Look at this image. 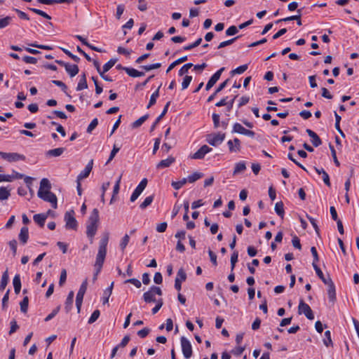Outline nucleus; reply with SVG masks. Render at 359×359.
<instances>
[{
  "mask_svg": "<svg viewBox=\"0 0 359 359\" xmlns=\"http://www.w3.org/2000/svg\"><path fill=\"white\" fill-rule=\"evenodd\" d=\"M109 242V233H104L99 243L98 252L96 256L95 267L97 268V273H99L102 268L106 255L107 246Z\"/></svg>",
  "mask_w": 359,
  "mask_h": 359,
  "instance_id": "f257e3e1",
  "label": "nucleus"
},
{
  "mask_svg": "<svg viewBox=\"0 0 359 359\" xmlns=\"http://www.w3.org/2000/svg\"><path fill=\"white\" fill-rule=\"evenodd\" d=\"M99 222V211L97 208H94L90 213L86 226V235L89 239L90 243L92 244L94 241V236L97 233Z\"/></svg>",
  "mask_w": 359,
  "mask_h": 359,
  "instance_id": "f03ea898",
  "label": "nucleus"
},
{
  "mask_svg": "<svg viewBox=\"0 0 359 359\" xmlns=\"http://www.w3.org/2000/svg\"><path fill=\"white\" fill-rule=\"evenodd\" d=\"M37 195L38 197L43 201L50 203L53 208H57V200L55 194L52 193L50 191L46 190L45 191H38Z\"/></svg>",
  "mask_w": 359,
  "mask_h": 359,
  "instance_id": "7ed1b4c3",
  "label": "nucleus"
},
{
  "mask_svg": "<svg viewBox=\"0 0 359 359\" xmlns=\"http://www.w3.org/2000/svg\"><path fill=\"white\" fill-rule=\"evenodd\" d=\"M87 286H88V281L86 279L81 285L80 288L77 292L76 297V306L78 313H80L83 297H84V294L87 290Z\"/></svg>",
  "mask_w": 359,
  "mask_h": 359,
  "instance_id": "20e7f679",
  "label": "nucleus"
},
{
  "mask_svg": "<svg viewBox=\"0 0 359 359\" xmlns=\"http://www.w3.org/2000/svg\"><path fill=\"white\" fill-rule=\"evenodd\" d=\"M225 133H212L207 135L206 141L213 147L220 144L225 139Z\"/></svg>",
  "mask_w": 359,
  "mask_h": 359,
  "instance_id": "39448f33",
  "label": "nucleus"
},
{
  "mask_svg": "<svg viewBox=\"0 0 359 359\" xmlns=\"http://www.w3.org/2000/svg\"><path fill=\"white\" fill-rule=\"evenodd\" d=\"M0 156L4 159L8 161V162H17L19 161H25L26 159V157L23 154H20L18 153H6L0 151Z\"/></svg>",
  "mask_w": 359,
  "mask_h": 359,
  "instance_id": "423d86ee",
  "label": "nucleus"
},
{
  "mask_svg": "<svg viewBox=\"0 0 359 359\" xmlns=\"http://www.w3.org/2000/svg\"><path fill=\"white\" fill-rule=\"evenodd\" d=\"M298 313L299 315L304 313L305 316L309 320L314 319L313 313L311 307L304 302L303 299H301L298 306Z\"/></svg>",
  "mask_w": 359,
  "mask_h": 359,
  "instance_id": "0eeeda50",
  "label": "nucleus"
},
{
  "mask_svg": "<svg viewBox=\"0 0 359 359\" xmlns=\"http://www.w3.org/2000/svg\"><path fill=\"white\" fill-rule=\"evenodd\" d=\"M65 227L67 229L76 230L78 222L74 217V211L67 212L65 215Z\"/></svg>",
  "mask_w": 359,
  "mask_h": 359,
  "instance_id": "6e6552de",
  "label": "nucleus"
},
{
  "mask_svg": "<svg viewBox=\"0 0 359 359\" xmlns=\"http://www.w3.org/2000/svg\"><path fill=\"white\" fill-rule=\"evenodd\" d=\"M181 346L184 357L189 359L192 355V347L190 341L184 337H181Z\"/></svg>",
  "mask_w": 359,
  "mask_h": 359,
  "instance_id": "1a4fd4ad",
  "label": "nucleus"
},
{
  "mask_svg": "<svg viewBox=\"0 0 359 359\" xmlns=\"http://www.w3.org/2000/svg\"><path fill=\"white\" fill-rule=\"evenodd\" d=\"M147 182L148 181L147 178H144L141 180V182L139 183V184L135 188V189L134 190L130 196V200L131 202H134L137 199V198L140 196L144 189L146 188Z\"/></svg>",
  "mask_w": 359,
  "mask_h": 359,
  "instance_id": "9d476101",
  "label": "nucleus"
},
{
  "mask_svg": "<svg viewBox=\"0 0 359 359\" xmlns=\"http://www.w3.org/2000/svg\"><path fill=\"white\" fill-rule=\"evenodd\" d=\"M232 133L246 135L250 137H254L255 135V133L254 131L245 128L238 123L233 124Z\"/></svg>",
  "mask_w": 359,
  "mask_h": 359,
  "instance_id": "9b49d317",
  "label": "nucleus"
},
{
  "mask_svg": "<svg viewBox=\"0 0 359 359\" xmlns=\"http://www.w3.org/2000/svg\"><path fill=\"white\" fill-rule=\"evenodd\" d=\"M157 294V286L153 285L150 290L143 294L144 301L147 303L155 302Z\"/></svg>",
  "mask_w": 359,
  "mask_h": 359,
  "instance_id": "f8f14e48",
  "label": "nucleus"
},
{
  "mask_svg": "<svg viewBox=\"0 0 359 359\" xmlns=\"http://www.w3.org/2000/svg\"><path fill=\"white\" fill-rule=\"evenodd\" d=\"M227 146L229 148V151L231 153H238L241 149V140L235 137L233 140H230L227 142Z\"/></svg>",
  "mask_w": 359,
  "mask_h": 359,
  "instance_id": "ddd939ff",
  "label": "nucleus"
},
{
  "mask_svg": "<svg viewBox=\"0 0 359 359\" xmlns=\"http://www.w3.org/2000/svg\"><path fill=\"white\" fill-rule=\"evenodd\" d=\"M224 67L220 68L218 71H217L209 79L208 81L206 86H205V90H209L217 82V81L219 79L222 73L224 72Z\"/></svg>",
  "mask_w": 359,
  "mask_h": 359,
  "instance_id": "4468645a",
  "label": "nucleus"
},
{
  "mask_svg": "<svg viewBox=\"0 0 359 359\" xmlns=\"http://www.w3.org/2000/svg\"><path fill=\"white\" fill-rule=\"evenodd\" d=\"M328 287L327 294L330 302L334 303L336 300V292H335V286L334 284L330 277V275L327 276V283L326 284Z\"/></svg>",
  "mask_w": 359,
  "mask_h": 359,
  "instance_id": "2eb2a0df",
  "label": "nucleus"
},
{
  "mask_svg": "<svg viewBox=\"0 0 359 359\" xmlns=\"http://www.w3.org/2000/svg\"><path fill=\"white\" fill-rule=\"evenodd\" d=\"M212 151V148L207 145H203L191 158L193 159H203L206 154Z\"/></svg>",
  "mask_w": 359,
  "mask_h": 359,
  "instance_id": "dca6fc26",
  "label": "nucleus"
},
{
  "mask_svg": "<svg viewBox=\"0 0 359 359\" xmlns=\"http://www.w3.org/2000/svg\"><path fill=\"white\" fill-rule=\"evenodd\" d=\"M93 160L91 159L88 164L86 165L83 170H82L77 176V181H81L82 180L88 177L93 169Z\"/></svg>",
  "mask_w": 359,
  "mask_h": 359,
  "instance_id": "f3484780",
  "label": "nucleus"
},
{
  "mask_svg": "<svg viewBox=\"0 0 359 359\" xmlns=\"http://www.w3.org/2000/svg\"><path fill=\"white\" fill-rule=\"evenodd\" d=\"M306 133L311 138V142L314 147H318L322 144L321 139L314 131L311 129H306Z\"/></svg>",
  "mask_w": 359,
  "mask_h": 359,
  "instance_id": "a211bd4d",
  "label": "nucleus"
},
{
  "mask_svg": "<svg viewBox=\"0 0 359 359\" xmlns=\"http://www.w3.org/2000/svg\"><path fill=\"white\" fill-rule=\"evenodd\" d=\"M50 212V210H48L46 214H36L34 215L33 219L41 227H43L45 224L46 219H47L48 214H49Z\"/></svg>",
  "mask_w": 359,
  "mask_h": 359,
  "instance_id": "6ab92c4d",
  "label": "nucleus"
},
{
  "mask_svg": "<svg viewBox=\"0 0 359 359\" xmlns=\"http://www.w3.org/2000/svg\"><path fill=\"white\" fill-rule=\"evenodd\" d=\"M74 297V292L70 291L65 301V309L67 313H69L73 307Z\"/></svg>",
  "mask_w": 359,
  "mask_h": 359,
  "instance_id": "aec40b11",
  "label": "nucleus"
},
{
  "mask_svg": "<svg viewBox=\"0 0 359 359\" xmlns=\"http://www.w3.org/2000/svg\"><path fill=\"white\" fill-rule=\"evenodd\" d=\"M65 68L70 77L75 76L79 72L77 65H70L69 63H67Z\"/></svg>",
  "mask_w": 359,
  "mask_h": 359,
  "instance_id": "412c9836",
  "label": "nucleus"
},
{
  "mask_svg": "<svg viewBox=\"0 0 359 359\" xmlns=\"http://www.w3.org/2000/svg\"><path fill=\"white\" fill-rule=\"evenodd\" d=\"M29 238V229L27 226H22L19 233V239L20 242L25 245Z\"/></svg>",
  "mask_w": 359,
  "mask_h": 359,
  "instance_id": "4be33fe9",
  "label": "nucleus"
},
{
  "mask_svg": "<svg viewBox=\"0 0 359 359\" xmlns=\"http://www.w3.org/2000/svg\"><path fill=\"white\" fill-rule=\"evenodd\" d=\"M65 150V148L64 147H58L53 149H50L46 151V156L49 157H57L61 156Z\"/></svg>",
  "mask_w": 359,
  "mask_h": 359,
  "instance_id": "5701e85b",
  "label": "nucleus"
},
{
  "mask_svg": "<svg viewBox=\"0 0 359 359\" xmlns=\"http://www.w3.org/2000/svg\"><path fill=\"white\" fill-rule=\"evenodd\" d=\"M13 285L14 291L16 294H18L21 290V280L20 274H16L13 279Z\"/></svg>",
  "mask_w": 359,
  "mask_h": 359,
  "instance_id": "b1692460",
  "label": "nucleus"
},
{
  "mask_svg": "<svg viewBox=\"0 0 359 359\" xmlns=\"http://www.w3.org/2000/svg\"><path fill=\"white\" fill-rule=\"evenodd\" d=\"M9 281V275L8 269L3 273L1 282H0V290L3 291L5 290L8 283Z\"/></svg>",
  "mask_w": 359,
  "mask_h": 359,
  "instance_id": "393cba45",
  "label": "nucleus"
},
{
  "mask_svg": "<svg viewBox=\"0 0 359 359\" xmlns=\"http://www.w3.org/2000/svg\"><path fill=\"white\" fill-rule=\"evenodd\" d=\"M114 287V282L111 283V285L104 291L103 297H102V303L105 304L108 303L109 297L112 293V290Z\"/></svg>",
  "mask_w": 359,
  "mask_h": 359,
  "instance_id": "a878e982",
  "label": "nucleus"
},
{
  "mask_svg": "<svg viewBox=\"0 0 359 359\" xmlns=\"http://www.w3.org/2000/svg\"><path fill=\"white\" fill-rule=\"evenodd\" d=\"M87 88H88V83H87V81H86V74L83 73L81 76L80 80H79L77 87H76V90L80 91V90H82Z\"/></svg>",
  "mask_w": 359,
  "mask_h": 359,
  "instance_id": "bb28decb",
  "label": "nucleus"
},
{
  "mask_svg": "<svg viewBox=\"0 0 359 359\" xmlns=\"http://www.w3.org/2000/svg\"><path fill=\"white\" fill-rule=\"evenodd\" d=\"M124 71L128 74V76L131 77H140L144 75V73L143 72H139L135 69L133 68H124Z\"/></svg>",
  "mask_w": 359,
  "mask_h": 359,
  "instance_id": "cd10ccee",
  "label": "nucleus"
},
{
  "mask_svg": "<svg viewBox=\"0 0 359 359\" xmlns=\"http://www.w3.org/2000/svg\"><path fill=\"white\" fill-rule=\"evenodd\" d=\"M51 184L47 178H43L40 182V187L38 191H45L46 190L50 191Z\"/></svg>",
  "mask_w": 359,
  "mask_h": 359,
  "instance_id": "c85d7f7f",
  "label": "nucleus"
},
{
  "mask_svg": "<svg viewBox=\"0 0 359 359\" xmlns=\"http://www.w3.org/2000/svg\"><path fill=\"white\" fill-rule=\"evenodd\" d=\"M175 161V158L172 156H169L166 159L161 160L158 162V168H165L169 167Z\"/></svg>",
  "mask_w": 359,
  "mask_h": 359,
  "instance_id": "c756f323",
  "label": "nucleus"
},
{
  "mask_svg": "<svg viewBox=\"0 0 359 359\" xmlns=\"http://www.w3.org/2000/svg\"><path fill=\"white\" fill-rule=\"evenodd\" d=\"M275 211L276 214L280 217L281 219H283L284 217V205L282 201L278 202L276 203L274 207Z\"/></svg>",
  "mask_w": 359,
  "mask_h": 359,
  "instance_id": "7c9ffc66",
  "label": "nucleus"
},
{
  "mask_svg": "<svg viewBox=\"0 0 359 359\" xmlns=\"http://www.w3.org/2000/svg\"><path fill=\"white\" fill-rule=\"evenodd\" d=\"M245 169H246V165H245V162H243V161L238 162V163H236V165H235L233 175H236L238 173L243 172L245 170Z\"/></svg>",
  "mask_w": 359,
  "mask_h": 359,
  "instance_id": "2f4dec72",
  "label": "nucleus"
},
{
  "mask_svg": "<svg viewBox=\"0 0 359 359\" xmlns=\"http://www.w3.org/2000/svg\"><path fill=\"white\" fill-rule=\"evenodd\" d=\"M313 269L314 270L316 271V273L317 274V276H318V278L325 283V284H327V278H325L323 271H321V269L319 268V266H318L317 264H313Z\"/></svg>",
  "mask_w": 359,
  "mask_h": 359,
  "instance_id": "473e14b6",
  "label": "nucleus"
},
{
  "mask_svg": "<svg viewBox=\"0 0 359 359\" xmlns=\"http://www.w3.org/2000/svg\"><path fill=\"white\" fill-rule=\"evenodd\" d=\"M11 196L10 190L6 187H0V201L7 200Z\"/></svg>",
  "mask_w": 359,
  "mask_h": 359,
  "instance_id": "72a5a7b5",
  "label": "nucleus"
},
{
  "mask_svg": "<svg viewBox=\"0 0 359 359\" xmlns=\"http://www.w3.org/2000/svg\"><path fill=\"white\" fill-rule=\"evenodd\" d=\"M203 177V173L199 172H195L193 174L188 176L187 178V181L190 183H193L196 180H199Z\"/></svg>",
  "mask_w": 359,
  "mask_h": 359,
  "instance_id": "f704fd0d",
  "label": "nucleus"
},
{
  "mask_svg": "<svg viewBox=\"0 0 359 359\" xmlns=\"http://www.w3.org/2000/svg\"><path fill=\"white\" fill-rule=\"evenodd\" d=\"M325 338L323 339L324 344L327 347L330 346H332L333 343H332V340L331 338V332L330 330H326L325 332Z\"/></svg>",
  "mask_w": 359,
  "mask_h": 359,
  "instance_id": "c9c22d12",
  "label": "nucleus"
},
{
  "mask_svg": "<svg viewBox=\"0 0 359 359\" xmlns=\"http://www.w3.org/2000/svg\"><path fill=\"white\" fill-rule=\"evenodd\" d=\"M149 118V114H145L140 118H139L137 120L134 121L132 124L133 128H136L140 127L147 118Z\"/></svg>",
  "mask_w": 359,
  "mask_h": 359,
  "instance_id": "e433bc0d",
  "label": "nucleus"
},
{
  "mask_svg": "<svg viewBox=\"0 0 359 359\" xmlns=\"http://www.w3.org/2000/svg\"><path fill=\"white\" fill-rule=\"evenodd\" d=\"M248 68V65L247 64L238 67L237 68L233 69L231 72V74L233 76L234 74H241L246 71Z\"/></svg>",
  "mask_w": 359,
  "mask_h": 359,
  "instance_id": "4c0bfd02",
  "label": "nucleus"
},
{
  "mask_svg": "<svg viewBox=\"0 0 359 359\" xmlns=\"http://www.w3.org/2000/svg\"><path fill=\"white\" fill-rule=\"evenodd\" d=\"M28 304H29V299L28 297H25L21 301L20 305V311L25 313L27 312L28 309Z\"/></svg>",
  "mask_w": 359,
  "mask_h": 359,
  "instance_id": "58836bf2",
  "label": "nucleus"
},
{
  "mask_svg": "<svg viewBox=\"0 0 359 359\" xmlns=\"http://www.w3.org/2000/svg\"><path fill=\"white\" fill-rule=\"evenodd\" d=\"M154 195L147 196L144 201L140 204V208L141 209H145L147 207H148L152 201H154Z\"/></svg>",
  "mask_w": 359,
  "mask_h": 359,
  "instance_id": "ea45409f",
  "label": "nucleus"
},
{
  "mask_svg": "<svg viewBox=\"0 0 359 359\" xmlns=\"http://www.w3.org/2000/svg\"><path fill=\"white\" fill-rule=\"evenodd\" d=\"M191 81H192L191 76L185 75V76L183 79L182 83V90L187 89L189 87V86L190 85Z\"/></svg>",
  "mask_w": 359,
  "mask_h": 359,
  "instance_id": "a19ab883",
  "label": "nucleus"
},
{
  "mask_svg": "<svg viewBox=\"0 0 359 359\" xmlns=\"http://www.w3.org/2000/svg\"><path fill=\"white\" fill-rule=\"evenodd\" d=\"M238 252L234 251L231 256V271H233L238 262Z\"/></svg>",
  "mask_w": 359,
  "mask_h": 359,
  "instance_id": "79ce46f5",
  "label": "nucleus"
},
{
  "mask_svg": "<svg viewBox=\"0 0 359 359\" xmlns=\"http://www.w3.org/2000/svg\"><path fill=\"white\" fill-rule=\"evenodd\" d=\"M188 181L187 178H183L182 180L177 182H172L171 185L175 189L177 190L182 187Z\"/></svg>",
  "mask_w": 359,
  "mask_h": 359,
  "instance_id": "37998d69",
  "label": "nucleus"
},
{
  "mask_svg": "<svg viewBox=\"0 0 359 359\" xmlns=\"http://www.w3.org/2000/svg\"><path fill=\"white\" fill-rule=\"evenodd\" d=\"M116 59H111L103 65V70L102 72H107L116 64Z\"/></svg>",
  "mask_w": 359,
  "mask_h": 359,
  "instance_id": "c03bdc74",
  "label": "nucleus"
},
{
  "mask_svg": "<svg viewBox=\"0 0 359 359\" xmlns=\"http://www.w3.org/2000/svg\"><path fill=\"white\" fill-rule=\"evenodd\" d=\"M329 148L330 149L332 156L333 158V161H334L335 165L337 167L340 166V163L338 161L337 157L336 151H335L333 145H332L331 143L329 144Z\"/></svg>",
  "mask_w": 359,
  "mask_h": 359,
  "instance_id": "a18cd8bd",
  "label": "nucleus"
},
{
  "mask_svg": "<svg viewBox=\"0 0 359 359\" xmlns=\"http://www.w3.org/2000/svg\"><path fill=\"white\" fill-rule=\"evenodd\" d=\"M60 306H57L56 308H55L52 312L48 314L44 319L45 322H48L50 320H52L60 311Z\"/></svg>",
  "mask_w": 359,
  "mask_h": 359,
  "instance_id": "49530a36",
  "label": "nucleus"
},
{
  "mask_svg": "<svg viewBox=\"0 0 359 359\" xmlns=\"http://www.w3.org/2000/svg\"><path fill=\"white\" fill-rule=\"evenodd\" d=\"M12 17L6 16L2 19H0V29H3L7 27L12 20Z\"/></svg>",
  "mask_w": 359,
  "mask_h": 359,
  "instance_id": "de8ad7c7",
  "label": "nucleus"
},
{
  "mask_svg": "<svg viewBox=\"0 0 359 359\" xmlns=\"http://www.w3.org/2000/svg\"><path fill=\"white\" fill-rule=\"evenodd\" d=\"M28 45L29 46H32V47H34V48H38L43 49V50H50L53 49V48L52 46H50L38 44L36 42L35 43H28Z\"/></svg>",
  "mask_w": 359,
  "mask_h": 359,
  "instance_id": "09e8293b",
  "label": "nucleus"
},
{
  "mask_svg": "<svg viewBox=\"0 0 359 359\" xmlns=\"http://www.w3.org/2000/svg\"><path fill=\"white\" fill-rule=\"evenodd\" d=\"M98 125V119L97 118H95L92 120V121L88 125L86 132L88 133H91L92 131L97 127Z\"/></svg>",
  "mask_w": 359,
  "mask_h": 359,
  "instance_id": "8fccbe9b",
  "label": "nucleus"
},
{
  "mask_svg": "<svg viewBox=\"0 0 359 359\" xmlns=\"http://www.w3.org/2000/svg\"><path fill=\"white\" fill-rule=\"evenodd\" d=\"M201 41H202V39L198 38L195 42H194L188 46H184L183 48V49L184 50H190L198 46L201 43Z\"/></svg>",
  "mask_w": 359,
  "mask_h": 359,
  "instance_id": "3c124183",
  "label": "nucleus"
},
{
  "mask_svg": "<svg viewBox=\"0 0 359 359\" xmlns=\"http://www.w3.org/2000/svg\"><path fill=\"white\" fill-rule=\"evenodd\" d=\"M100 315V312L98 309H96L95 310L93 313L91 314L90 318L88 319V323L89 324H92L94 322H95L97 318H99Z\"/></svg>",
  "mask_w": 359,
  "mask_h": 359,
  "instance_id": "603ef678",
  "label": "nucleus"
},
{
  "mask_svg": "<svg viewBox=\"0 0 359 359\" xmlns=\"http://www.w3.org/2000/svg\"><path fill=\"white\" fill-rule=\"evenodd\" d=\"M238 37L239 36H236V37L232 38L231 39H229V40H226V41L221 42L219 44L217 48H219H219H224V47H226L227 46H229V45L232 44L237 39H238Z\"/></svg>",
  "mask_w": 359,
  "mask_h": 359,
  "instance_id": "864d4df0",
  "label": "nucleus"
},
{
  "mask_svg": "<svg viewBox=\"0 0 359 359\" xmlns=\"http://www.w3.org/2000/svg\"><path fill=\"white\" fill-rule=\"evenodd\" d=\"M187 278V274L184 271V270L181 268L178 270L177 273V276L175 278V279H178L180 280V282H182V281H184Z\"/></svg>",
  "mask_w": 359,
  "mask_h": 359,
  "instance_id": "5fc2aeb1",
  "label": "nucleus"
},
{
  "mask_svg": "<svg viewBox=\"0 0 359 359\" xmlns=\"http://www.w3.org/2000/svg\"><path fill=\"white\" fill-rule=\"evenodd\" d=\"M61 50L67 55H68L70 58H72L74 62H80V58L72 54L69 50H68L66 48H61Z\"/></svg>",
  "mask_w": 359,
  "mask_h": 359,
  "instance_id": "6e6d98bb",
  "label": "nucleus"
},
{
  "mask_svg": "<svg viewBox=\"0 0 359 359\" xmlns=\"http://www.w3.org/2000/svg\"><path fill=\"white\" fill-rule=\"evenodd\" d=\"M238 32V28L234 25L229 27L226 30V36H233V35L236 34Z\"/></svg>",
  "mask_w": 359,
  "mask_h": 359,
  "instance_id": "4d7b16f0",
  "label": "nucleus"
},
{
  "mask_svg": "<svg viewBox=\"0 0 359 359\" xmlns=\"http://www.w3.org/2000/svg\"><path fill=\"white\" fill-rule=\"evenodd\" d=\"M52 83L53 84H55V86L60 87L61 88V90L66 93L67 86H66V84L64 82H62L61 81H58V80H53Z\"/></svg>",
  "mask_w": 359,
  "mask_h": 359,
  "instance_id": "13d9d810",
  "label": "nucleus"
},
{
  "mask_svg": "<svg viewBox=\"0 0 359 359\" xmlns=\"http://www.w3.org/2000/svg\"><path fill=\"white\" fill-rule=\"evenodd\" d=\"M11 290L8 289L6 292L5 293L4 296L2 299V309H6L7 308V304L9 299V294H10Z\"/></svg>",
  "mask_w": 359,
  "mask_h": 359,
  "instance_id": "bf43d9fd",
  "label": "nucleus"
},
{
  "mask_svg": "<svg viewBox=\"0 0 359 359\" xmlns=\"http://www.w3.org/2000/svg\"><path fill=\"white\" fill-rule=\"evenodd\" d=\"M13 11L18 14V17L20 19L25 20H29V18L27 13L25 12L18 9V8H13Z\"/></svg>",
  "mask_w": 359,
  "mask_h": 359,
  "instance_id": "052dcab7",
  "label": "nucleus"
},
{
  "mask_svg": "<svg viewBox=\"0 0 359 359\" xmlns=\"http://www.w3.org/2000/svg\"><path fill=\"white\" fill-rule=\"evenodd\" d=\"M120 147H117L116 144L114 145L113 149L110 153L109 157L107 161V163H109L119 151Z\"/></svg>",
  "mask_w": 359,
  "mask_h": 359,
  "instance_id": "680f3d73",
  "label": "nucleus"
},
{
  "mask_svg": "<svg viewBox=\"0 0 359 359\" xmlns=\"http://www.w3.org/2000/svg\"><path fill=\"white\" fill-rule=\"evenodd\" d=\"M292 243L294 248L301 250L302 245L300 243V240L297 236H294L292 239Z\"/></svg>",
  "mask_w": 359,
  "mask_h": 359,
  "instance_id": "e2e57ef3",
  "label": "nucleus"
},
{
  "mask_svg": "<svg viewBox=\"0 0 359 359\" xmlns=\"http://www.w3.org/2000/svg\"><path fill=\"white\" fill-rule=\"evenodd\" d=\"M311 252L313 257V263H312V265L313 266L314 264H317V262L319 261V257H318V252H317L316 247H311Z\"/></svg>",
  "mask_w": 359,
  "mask_h": 359,
  "instance_id": "0e129e2a",
  "label": "nucleus"
},
{
  "mask_svg": "<svg viewBox=\"0 0 359 359\" xmlns=\"http://www.w3.org/2000/svg\"><path fill=\"white\" fill-rule=\"evenodd\" d=\"M129 240H130V237H129V236L128 234H126L123 237L122 241H121V242L120 243V247H121L122 250H124V249L126 248V247L128 244Z\"/></svg>",
  "mask_w": 359,
  "mask_h": 359,
  "instance_id": "69168bd1",
  "label": "nucleus"
},
{
  "mask_svg": "<svg viewBox=\"0 0 359 359\" xmlns=\"http://www.w3.org/2000/svg\"><path fill=\"white\" fill-rule=\"evenodd\" d=\"M8 245H9L11 250L13 252V256H15L16 252H17V245H18L16 240L13 239V240L9 241Z\"/></svg>",
  "mask_w": 359,
  "mask_h": 359,
  "instance_id": "338daca9",
  "label": "nucleus"
},
{
  "mask_svg": "<svg viewBox=\"0 0 359 359\" xmlns=\"http://www.w3.org/2000/svg\"><path fill=\"white\" fill-rule=\"evenodd\" d=\"M22 60L27 64H36L37 62V59L36 57L25 55L22 57Z\"/></svg>",
  "mask_w": 359,
  "mask_h": 359,
  "instance_id": "774afa93",
  "label": "nucleus"
}]
</instances>
